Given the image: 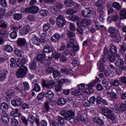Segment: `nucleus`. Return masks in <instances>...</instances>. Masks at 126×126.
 <instances>
[{"mask_svg":"<svg viewBox=\"0 0 126 126\" xmlns=\"http://www.w3.org/2000/svg\"><path fill=\"white\" fill-rule=\"evenodd\" d=\"M61 115L64 117L65 121H68L70 124H74L77 122V119L72 118L75 115L72 110H62L61 111Z\"/></svg>","mask_w":126,"mask_h":126,"instance_id":"nucleus-1","label":"nucleus"},{"mask_svg":"<svg viewBox=\"0 0 126 126\" xmlns=\"http://www.w3.org/2000/svg\"><path fill=\"white\" fill-rule=\"evenodd\" d=\"M101 112L104 117H106L107 119L110 120L112 122H114L117 118L115 113L113 112V111L108 107L102 108Z\"/></svg>","mask_w":126,"mask_h":126,"instance_id":"nucleus-2","label":"nucleus"},{"mask_svg":"<svg viewBox=\"0 0 126 126\" xmlns=\"http://www.w3.org/2000/svg\"><path fill=\"white\" fill-rule=\"evenodd\" d=\"M99 80H100V79H99L98 77H96L95 80L93 81V82H91V83L88 84L86 85V87L85 88V92L87 94H90L91 93H92L94 90L93 89H92V87H94L96 85V84L98 83L99 82Z\"/></svg>","mask_w":126,"mask_h":126,"instance_id":"nucleus-3","label":"nucleus"},{"mask_svg":"<svg viewBox=\"0 0 126 126\" xmlns=\"http://www.w3.org/2000/svg\"><path fill=\"white\" fill-rule=\"evenodd\" d=\"M28 72V69L26 66L20 67L16 71V76L18 78H22L27 74Z\"/></svg>","mask_w":126,"mask_h":126,"instance_id":"nucleus-4","label":"nucleus"},{"mask_svg":"<svg viewBox=\"0 0 126 126\" xmlns=\"http://www.w3.org/2000/svg\"><path fill=\"white\" fill-rule=\"evenodd\" d=\"M63 7V4L62 3H57L54 6H51L48 8V10L52 14L54 15H58L59 14V10L61 9Z\"/></svg>","mask_w":126,"mask_h":126,"instance_id":"nucleus-5","label":"nucleus"},{"mask_svg":"<svg viewBox=\"0 0 126 126\" xmlns=\"http://www.w3.org/2000/svg\"><path fill=\"white\" fill-rule=\"evenodd\" d=\"M52 57H51V56L45 55L43 53V54H38L36 60L39 62V63H44V62L45 61H51V60H52Z\"/></svg>","mask_w":126,"mask_h":126,"instance_id":"nucleus-6","label":"nucleus"},{"mask_svg":"<svg viewBox=\"0 0 126 126\" xmlns=\"http://www.w3.org/2000/svg\"><path fill=\"white\" fill-rule=\"evenodd\" d=\"M91 24V21L86 19H83L81 22H77V25L78 27H83L84 28H87V27H89V25H90Z\"/></svg>","mask_w":126,"mask_h":126,"instance_id":"nucleus-7","label":"nucleus"},{"mask_svg":"<svg viewBox=\"0 0 126 126\" xmlns=\"http://www.w3.org/2000/svg\"><path fill=\"white\" fill-rule=\"evenodd\" d=\"M30 38L31 39V41L33 45H36V46H40L41 44V40L36 36V34L31 33L30 34Z\"/></svg>","mask_w":126,"mask_h":126,"instance_id":"nucleus-8","label":"nucleus"},{"mask_svg":"<svg viewBox=\"0 0 126 126\" xmlns=\"http://www.w3.org/2000/svg\"><path fill=\"white\" fill-rule=\"evenodd\" d=\"M66 22L64 17L62 15H59L57 18V24L59 27H63L66 24Z\"/></svg>","mask_w":126,"mask_h":126,"instance_id":"nucleus-9","label":"nucleus"},{"mask_svg":"<svg viewBox=\"0 0 126 126\" xmlns=\"http://www.w3.org/2000/svg\"><path fill=\"white\" fill-rule=\"evenodd\" d=\"M105 3H106V0H97V1L95 2V5L97 8L98 12H103V9H104L103 4Z\"/></svg>","mask_w":126,"mask_h":126,"instance_id":"nucleus-10","label":"nucleus"},{"mask_svg":"<svg viewBox=\"0 0 126 126\" xmlns=\"http://www.w3.org/2000/svg\"><path fill=\"white\" fill-rule=\"evenodd\" d=\"M54 51H53V48L51 47V46H49V45H45L43 47V55L45 56H50V54H51V55L53 56L54 55Z\"/></svg>","mask_w":126,"mask_h":126,"instance_id":"nucleus-11","label":"nucleus"},{"mask_svg":"<svg viewBox=\"0 0 126 126\" xmlns=\"http://www.w3.org/2000/svg\"><path fill=\"white\" fill-rule=\"evenodd\" d=\"M110 37H111V38H113L114 39H115L114 42L115 43H120L122 39V36L120 35V33L116 32H113L110 34Z\"/></svg>","mask_w":126,"mask_h":126,"instance_id":"nucleus-12","label":"nucleus"},{"mask_svg":"<svg viewBox=\"0 0 126 126\" xmlns=\"http://www.w3.org/2000/svg\"><path fill=\"white\" fill-rule=\"evenodd\" d=\"M116 66L117 67H120L122 70H126V65H125V62L122 59H118L116 62L115 63Z\"/></svg>","mask_w":126,"mask_h":126,"instance_id":"nucleus-13","label":"nucleus"},{"mask_svg":"<svg viewBox=\"0 0 126 126\" xmlns=\"http://www.w3.org/2000/svg\"><path fill=\"white\" fill-rule=\"evenodd\" d=\"M93 13V8H87L85 10L82 11V15L84 17H89Z\"/></svg>","mask_w":126,"mask_h":126,"instance_id":"nucleus-14","label":"nucleus"},{"mask_svg":"<svg viewBox=\"0 0 126 126\" xmlns=\"http://www.w3.org/2000/svg\"><path fill=\"white\" fill-rule=\"evenodd\" d=\"M118 20L119 14L118 13H115L107 18V21L108 23H111L112 21H113L114 22H117Z\"/></svg>","mask_w":126,"mask_h":126,"instance_id":"nucleus-15","label":"nucleus"},{"mask_svg":"<svg viewBox=\"0 0 126 126\" xmlns=\"http://www.w3.org/2000/svg\"><path fill=\"white\" fill-rule=\"evenodd\" d=\"M30 31V27L28 25L24 26L20 31V35L25 36Z\"/></svg>","mask_w":126,"mask_h":126,"instance_id":"nucleus-16","label":"nucleus"},{"mask_svg":"<svg viewBox=\"0 0 126 126\" xmlns=\"http://www.w3.org/2000/svg\"><path fill=\"white\" fill-rule=\"evenodd\" d=\"M43 85L44 87H46L47 89H52V88L55 87L56 82L54 81H49L47 83H43Z\"/></svg>","mask_w":126,"mask_h":126,"instance_id":"nucleus-17","label":"nucleus"},{"mask_svg":"<svg viewBox=\"0 0 126 126\" xmlns=\"http://www.w3.org/2000/svg\"><path fill=\"white\" fill-rule=\"evenodd\" d=\"M67 36L69 37V42H75V33L70 31H67Z\"/></svg>","mask_w":126,"mask_h":126,"instance_id":"nucleus-18","label":"nucleus"},{"mask_svg":"<svg viewBox=\"0 0 126 126\" xmlns=\"http://www.w3.org/2000/svg\"><path fill=\"white\" fill-rule=\"evenodd\" d=\"M12 29L14 30V31L12 32L10 34V37L11 39H15L17 37V33H16V31H18V28L15 27L14 25H12L11 26Z\"/></svg>","mask_w":126,"mask_h":126,"instance_id":"nucleus-19","label":"nucleus"},{"mask_svg":"<svg viewBox=\"0 0 126 126\" xmlns=\"http://www.w3.org/2000/svg\"><path fill=\"white\" fill-rule=\"evenodd\" d=\"M10 116L11 117L20 118L21 116V114H20V112L18 110V109H14L12 110L11 112L10 113Z\"/></svg>","mask_w":126,"mask_h":126,"instance_id":"nucleus-20","label":"nucleus"},{"mask_svg":"<svg viewBox=\"0 0 126 126\" xmlns=\"http://www.w3.org/2000/svg\"><path fill=\"white\" fill-rule=\"evenodd\" d=\"M11 103L14 107L21 106L22 104V101L20 98H17L16 99H12Z\"/></svg>","mask_w":126,"mask_h":126,"instance_id":"nucleus-21","label":"nucleus"},{"mask_svg":"<svg viewBox=\"0 0 126 126\" xmlns=\"http://www.w3.org/2000/svg\"><path fill=\"white\" fill-rule=\"evenodd\" d=\"M25 44H26V40L25 38H18L17 40V47H23L25 46Z\"/></svg>","mask_w":126,"mask_h":126,"instance_id":"nucleus-22","label":"nucleus"},{"mask_svg":"<svg viewBox=\"0 0 126 126\" xmlns=\"http://www.w3.org/2000/svg\"><path fill=\"white\" fill-rule=\"evenodd\" d=\"M62 36L61 34L59 33H55L51 37V41L53 43H56L57 42H59L60 41V39H61Z\"/></svg>","mask_w":126,"mask_h":126,"instance_id":"nucleus-23","label":"nucleus"},{"mask_svg":"<svg viewBox=\"0 0 126 126\" xmlns=\"http://www.w3.org/2000/svg\"><path fill=\"white\" fill-rule=\"evenodd\" d=\"M36 82H37V81L36 80H33L32 81V83L34 85L32 90L33 91H35V92H40V91H41V87H40V85L37 83H36Z\"/></svg>","mask_w":126,"mask_h":126,"instance_id":"nucleus-24","label":"nucleus"},{"mask_svg":"<svg viewBox=\"0 0 126 126\" xmlns=\"http://www.w3.org/2000/svg\"><path fill=\"white\" fill-rule=\"evenodd\" d=\"M106 59V56L105 55H102L101 56V59L99 60L98 62L97 63V66H103L104 64H105V63H106V61H105V59Z\"/></svg>","mask_w":126,"mask_h":126,"instance_id":"nucleus-25","label":"nucleus"},{"mask_svg":"<svg viewBox=\"0 0 126 126\" xmlns=\"http://www.w3.org/2000/svg\"><path fill=\"white\" fill-rule=\"evenodd\" d=\"M25 63H26V59L24 58L21 60L17 61V65L18 66V67H21V66H25V65H24V64H25Z\"/></svg>","mask_w":126,"mask_h":126,"instance_id":"nucleus-26","label":"nucleus"},{"mask_svg":"<svg viewBox=\"0 0 126 126\" xmlns=\"http://www.w3.org/2000/svg\"><path fill=\"white\" fill-rule=\"evenodd\" d=\"M53 97H54V93L51 90H48L45 94V98L47 100H51V99H53Z\"/></svg>","mask_w":126,"mask_h":126,"instance_id":"nucleus-27","label":"nucleus"},{"mask_svg":"<svg viewBox=\"0 0 126 126\" xmlns=\"http://www.w3.org/2000/svg\"><path fill=\"white\" fill-rule=\"evenodd\" d=\"M82 90L78 89V90L72 91L71 92V93L72 95H73L74 96H80L82 94Z\"/></svg>","mask_w":126,"mask_h":126,"instance_id":"nucleus-28","label":"nucleus"},{"mask_svg":"<svg viewBox=\"0 0 126 126\" xmlns=\"http://www.w3.org/2000/svg\"><path fill=\"white\" fill-rule=\"evenodd\" d=\"M64 3L68 7H70V6H73L74 4H75V2L73 1L72 0H65L64 1Z\"/></svg>","mask_w":126,"mask_h":126,"instance_id":"nucleus-29","label":"nucleus"},{"mask_svg":"<svg viewBox=\"0 0 126 126\" xmlns=\"http://www.w3.org/2000/svg\"><path fill=\"white\" fill-rule=\"evenodd\" d=\"M53 75L54 78L56 80L59 79V78H60V77H61V76H62L61 75V72H60V71L58 70H54V71L53 72Z\"/></svg>","mask_w":126,"mask_h":126,"instance_id":"nucleus-30","label":"nucleus"},{"mask_svg":"<svg viewBox=\"0 0 126 126\" xmlns=\"http://www.w3.org/2000/svg\"><path fill=\"white\" fill-rule=\"evenodd\" d=\"M65 103H66V101L63 98H60L58 99L57 105L58 106H63V105H65Z\"/></svg>","mask_w":126,"mask_h":126,"instance_id":"nucleus-31","label":"nucleus"},{"mask_svg":"<svg viewBox=\"0 0 126 126\" xmlns=\"http://www.w3.org/2000/svg\"><path fill=\"white\" fill-rule=\"evenodd\" d=\"M0 28L2 29H6L7 28V23L3 20H0Z\"/></svg>","mask_w":126,"mask_h":126,"instance_id":"nucleus-32","label":"nucleus"},{"mask_svg":"<svg viewBox=\"0 0 126 126\" xmlns=\"http://www.w3.org/2000/svg\"><path fill=\"white\" fill-rule=\"evenodd\" d=\"M94 123H96V124H97V125H99V126L104 125V122H103V121H102V120L97 117H94Z\"/></svg>","mask_w":126,"mask_h":126,"instance_id":"nucleus-33","label":"nucleus"},{"mask_svg":"<svg viewBox=\"0 0 126 126\" xmlns=\"http://www.w3.org/2000/svg\"><path fill=\"white\" fill-rule=\"evenodd\" d=\"M77 122H82L84 123L85 122V119L84 118V116L83 114H81L80 113L78 114L77 118H76Z\"/></svg>","mask_w":126,"mask_h":126,"instance_id":"nucleus-34","label":"nucleus"},{"mask_svg":"<svg viewBox=\"0 0 126 126\" xmlns=\"http://www.w3.org/2000/svg\"><path fill=\"white\" fill-rule=\"evenodd\" d=\"M14 90L15 91H17V92H20V93H21L22 95H23L24 96L26 94L25 90L21 88L16 87L14 88Z\"/></svg>","mask_w":126,"mask_h":126,"instance_id":"nucleus-35","label":"nucleus"},{"mask_svg":"<svg viewBox=\"0 0 126 126\" xmlns=\"http://www.w3.org/2000/svg\"><path fill=\"white\" fill-rule=\"evenodd\" d=\"M44 107L46 113H48V112H49L50 110H51V107H50V103L48 101H46L44 103Z\"/></svg>","mask_w":126,"mask_h":126,"instance_id":"nucleus-36","label":"nucleus"},{"mask_svg":"<svg viewBox=\"0 0 126 126\" xmlns=\"http://www.w3.org/2000/svg\"><path fill=\"white\" fill-rule=\"evenodd\" d=\"M30 68L32 70L37 68V63H36V61H35V60L30 63Z\"/></svg>","mask_w":126,"mask_h":126,"instance_id":"nucleus-37","label":"nucleus"},{"mask_svg":"<svg viewBox=\"0 0 126 126\" xmlns=\"http://www.w3.org/2000/svg\"><path fill=\"white\" fill-rule=\"evenodd\" d=\"M7 71H5L1 72L0 74V81H3L6 78V74H7Z\"/></svg>","mask_w":126,"mask_h":126,"instance_id":"nucleus-38","label":"nucleus"},{"mask_svg":"<svg viewBox=\"0 0 126 126\" xmlns=\"http://www.w3.org/2000/svg\"><path fill=\"white\" fill-rule=\"evenodd\" d=\"M4 49L5 51L8 53H11L12 52H13V48H12V47L10 45H5L4 46Z\"/></svg>","mask_w":126,"mask_h":126,"instance_id":"nucleus-39","label":"nucleus"},{"mask_svg":"<svg viewBox=\"0 0 126 126\" xmlns=\"http://www.w3.org/2000/svg\"><path fill=\"white\" fill-rule=\"evenodd\" d=\"M55 69L54 67L48 66L46 67L45 72L46 73H53Z\"/></svg>","mask_w":126,"mask_h":126,"instance_id":"nucleus-40","label":"nucleus"},{"mask_svg":"<svg viewBox=\"0 0 126 126\" xmlns=\"http://www.w3.org/2000/svg\"><path fill=\"white\" fill-rule=\"evenodd\" d=\"M6 10L5 8H0V20L3 18V16L5 15Z\"/></svg>","mask_w":126,"mask_h":126,"instance_id":"nucleus-41","label":"nucleus"},{"mask_svg":"<svg viewBox=\"0 0 126 126\" xmlns=\"http://www.w3.org/2000/svg\"><path fill=\"white\" fill-rule=\"evenodd\" d=\"M110 51L111 52L112 55H115L118 53V49L117 47L115 46L112 45L110 47Z\"/></svg>","mask_w":126,"mask_h":126,"instance_id":"nucleus-42","label":"nucleus"},{"mask_svg":"<svg viewBox=\"0 0 126 126\" xmlns=\"http://www.w3.org/2000/svg\"><path fill=\"white\" fill-rule=\"evenodd\" d=\"M31 13L35 14V13H37L39 11V7L36 6H33L31 7Z\"/></svg>","mask_w":126,"mask_h":126,"instance_id":"nucleus-43","label":"nucleus"},{"mask_svg":"<svg viewBox=\"0 0 126 126\" xmlns=\"http://www.w3.org/2000/svg\"><path fill=\"white\" fill-rule=\"evenodd\" d=\"M111 84L112 86H115V87H118L120 86V81L118 79H115L113 81H112Z\"/></svg>","mask_w":126,"mask_h":126,"instance_id":"nucleus-44","label":"nucleus"},{"mask_svg":"<svg viewBox=\"0 0 126 126\" xmlns=\"http://www.w3.org/2000/svg\"><path fill=\"white\" fill-rule=\"evenodd\" d=\"M120 19H126V9L120 12Z\"/></svg>","mask_w":126,"mask_h":126,"instance_id":"nucleus-45","label":"nucleus"},{"mask_svg":"<svg viewBox=\"0 0 126 126\" xmlns=\"http://www.w3.org/2000/svg\"><path fill=\"white\" fill-rule=\"evenodd\" d=\"M64 118H63L61 116H58V122L60 126H64Z\"/></svg>","mask_w":126,"mask_h":126,"instance_id":"nucleus-46","label":"nucleus"},{"mask_svg":"<svg viewBox=\"0 0 126 126\" xmlns=\"http://www.w3.org/2000/svg\"><path fill=\"white\" fill-rule=\"evenodd\" d=\"M10 65L11 67H14L16 65V60L12 58L10 60Z\"/></svg>","mask_w":126,"mask_h":126,"instance_id":"nucleus-47","label":"nucleus"},{"mask_svg":"<svg viewBox=\"0 0 126 126\" xmlns=\"http://www.w3.org/2000/svg\"><path fill=\"white\" fill-rule=\"evenodd\" d=\"M7 36V32L6 31L1 30L0 29V37L1 38H4V37Z\"/></svg>","mask_w":126,"mask_h":126,"instance_id":"nucleus-48","label":"nucleus"},{"mask_svg":"<svg viewBox=\"0 0 126 126\" xmlns=\"http://www.w3.org/2000/svg\"><path fill=\"white\" fill-rule=\"evenodd\" d=\"M113 7L114 8H116L117 10H121L122 7L120 3H118L117 2H114L113 4Z\"/></svg>","mask_w":126,"mask_h":126,"instance_id":"nucleus-49","label":"nucleus"},{"mask_svg":"<svg viewBox=\"0 0 126 126\" xmlns=\"http://www.w3.org/2000/svg\"><path fill=\"white\" fill-rule=\"evenodd\" d=\"M50 28H51V25L50 24H45L43 26V31L44 32H47Z\"/></svg>","mask_w":126,"mask_h":126,"instance_id":"nucleus-50","label":"nucleus"},{"mask_svg":"<svg viewBox=\"0 0 126 126\" xmlns=\"http://www.w3.org/2000/svg\"><path fill=\"white\" fill-rule=\"evenodd\" d=\"M23 85L24 87V90H25V91L29 90V89H30V86L29 85V83H28V82H24L23 83Z\"/></svg>","mask_w":126,"mask_h":126,"instance_id":"nucleus-51","label":"nucleus"},{"mask_svg":"<svg viewBox=\"0 0 126 126\" xmlns=\"http://www.w3.org/2000/svg\"><path fill=\"white\" fill-rule=\"evenodd\" d=\"M15 20H20L22 18V15L19 13H16L13 16Z\"/></svg>","mask_w":126,"mask_h":126,"instance_id":"nucleus-52","label":"nucleus"},{"mask_svg":"<svg viewBox=\"0 0 126 126\" xmlns=\"http://www.w3.org/2000/svg\"><path fill=\"white\" fill-rule=\"evenodd\" d=\"M18 124H19V122H18V121L15 119H11V125L13 126H18Z\"/></svg>","mask_w":126,"mask_h":126,"instance_id":"nucleus-53","label":"nucleus"},{"mask_svg":"<svg viewBox=\"0 0 126 126\" xmlns=\"http://www.w3.org/2000/svg\"><path fill=\"white\" fill-rule=\"evenodd\" d=\"M45 96V93L44 92H41L39 93L38 95L37 96L36 99L38 101H40V100H42L43 98Z\"/></svg>","mask_w":126,"mask_h":126,"instance_id":"nucleus-54","label":"nucleus"},{"mask_svg":"<svg viewBox=\"0 0 126 126\" xmlns=\"http://www.w3.org/2000/svg\"><path fill=\"white\" fill-rule=\"evenodd\" d=\"M22 54H23V52L22 50H19L18 49L15 50V54L17 57H22Z\"/></svg>","mask_w":126,"mask_h":126,"instance_id":"nucleus-55","label":"nucleus"},{"mask_svg":"<svg viewBox=\"0 0 126 126\" xmlns=\"http://www.w3.org/2000/svg\"><path fill=\"white\" fill-rule=\"evenodd\" d=\"M1 107L3 108L4 110H8V108H9V106H8V104L6 103V102H2L1 103Z\"/></svg>","mask_w":126,"mask_h":126,"instance_id":"nucleus-56","label":"nucleus"},{"mask_svg":"<svg viewBox=\"0 0 126 126\" xmlns=\"http://www.w3.org/2000/svg\"><path fill=\"white\" fill-rule=\"evenodd\" d=\"M67 14H69V15H72L74 14V13H76V11L73 10V9H69L66 11Z\"/></svg>","mask_w":126,"mask_h":126,"instance_id":"nucleus-57","label":"nucleus"},{"mask_svg":"<svg viewBox=\"0 0 126 126\" xmlns=\"http://www.w3.org/2000/svg\"><path fill=\"white\" fill-rule=\"evenodd\" d=\"M39 14L41 16H46L47 14H48V10L44 9V10H40L39 11Z\"/></svg>","mask_w":126,"mask_h":126,"instance_id":"nucleus-58","label":"nucleus"},{"mask_svg":"<svg viewBox=\"0 0 126 126\" xmlns=\"http://www.w3.org/2000/svg\"><path fill=\"white\" fill-rule=\"evenodd\" d=\"M6 95L7 96H13L14 92L12 89L8 90L6 92Z\"/></svg>","mask_w":126,"mask_h":126,"instance_id":"nucleus-59","label":"nucleus"},{"mask_svg":"<svg viewBox=\"0 0 126 126\" xmlns=\"http://www.w3.org/2000/svg\"><path fill=\"white\" fill-rule=\"evenodd\" d=\"M108 60L109 62H111L112 63L116 60V57H115L114 54H111L108 57Z\"/></svg>","mask_w":126,"mask_h":126,"instance_id":"nucleus-60","label":"nucleus"},{"mask_svg":"<svg viewBox=\"0 0 126 126\" xmlns=\"http://www.w3.org/2000/svg\"><path fill=\"white\" fill-rule=\"evenodd\" d=\"M120 110L121 113L126 111V106L125 104H122L120 106Z\"/></svg>","mask_w":126,"mask_h":126,"instance_id":"nucleus-61","label":"nucleus"},{"mask_svg":"<svg viewBox=\"0 0 126 126\" xmlns=\"http://www.w3.org/2000/svg\"><path fill=\"white\" fill-rule=\"evenodd\" d=\"M108 32L110 34H112L113 33H115L116 32V28L113 27H110L108 29Z\"/></svg>","mask_w":126,"mask_h":126,"instance_id":"nucleus-62","label":"nucleus"},{"mask_svg":"<svg viewBox=\"0 0 126 126\" xmlns=\"http://www.w3.org/2000/svg\"><path fill=\"white\" fill-rule=\"evenodd\" d=\"M0 4L1 6L7 7V3L5 0H0Z\"/></svg>","mask_w":126,"mask_h":126,"instance_id":"nucleus-63","label":"nucleus"},{"mask_svg":"<svg viewBox=\"0 0 126 126\" xmlns=\"http://www.w3.org/2000/svg\"><path fill=\"white\" fill-rule=\"evenodd\" d=\"M50 126H59V123L56 121H51L49 122Z\"/></svg>","mask_w":126,"mask_h":126,"instance_id":"nucleus-64","label":"nucleus"}]
</instances>
